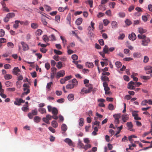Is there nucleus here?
<instances>
[{"label": "nucleus", "instance_id": "e433bc0d", "mask_svg": "<svg viewBox=\"0 0 152 152\" xmlns=\"http://www.w3.org/2000/svg\"><path fill=\"white\" fill-rule=\"evenodd\" d=\"M80 122H79V125L80 126H82L84 124V119L82 118H80Z\"/></svg>", "mask_w": 152, "mask_h": 152}, {"label": "nucleus", "instance_id": "5701e85b", "mask_svg": "<svg viewBox=\"0 0 152 152\" xmlns=\"http://www.w3.org/2000/svg\"><path fill=\"white\" fill-rule=\"evenodd\" d=\"M61 129L62 130L65 132L67 129V126L65 124H63L61 125Z\"/></svg>", "mask_w": 152, "mask_h": 152}, {"label": "nucleus", "instance_id": "774afa93", "mask_svg": "<svg viewBox=\"0 0 152 152\" xmlns=\"http://www.w3.org/2000/svg\"><path fill=\"white\" fill-rule=\"evenodd\" d=\"M40 50L41 52L43 53H45L47 51V49L45 48H40L39 49Z\"/></svg>", "mask_w": 152, "mask_h": 152}, {"label": "nucleus", "instance_id": "423d86ee", "mask_svg": "<svg viewBox=\"0 0 152 152\" xmlns=\"http://www.w3.org/2000/svg\"><path fill=\"white\" fill-rule=\"evenodd\" d=\"M20 43L22 45L23 49L24 51H25L29 49V47L28 45L26 43L24 42H21Z\"/></svg>", "mask_w": 152, "mask_h": 152}, {"label": "nucleus", "instance_id": "20e7f679", "mask_svg": "<svg viewBox=\"0 0 152 152\" xmlns=\"http://www.w3.org/2000/svg\"><path fill=\"white\" fill-rule=\"evenodd\" d=\"M25 102V100H23L22 99L17 98L15 99L14 104L15 105L19 106L21 105V103H24Z\"/></svg>", "mask_w": 152, "mask_h": 152}, {"label": "nucleus", "instance_id": "9d476101", "mask_svg": "<svg viewBox=\"0 0 152 152\" xmlns=\"http://www.w3.org/2000/svg\"><path fill=\"white\" fill-rule=\"evenodd\" d=\"M126 125L128 128V130L130 131H133L134 129H132L133 125L131 122H128L126 123Z\"/></svg>", "mask_w": 152, "mask_h": 152}, {"label": "nucleus", "instance_id": "a211bd4d", "mask_svg": "<svg viewBox=\"0 0 152 152\" xmlns=\"http://www.w3.org/2000/svg\"><path fill=\"white\" fill-rule=\"evenodd\" d=\"M51 125L52 126L55 128H56L58 126V124L57 121H53L51 122Z\"/></svg>", "mask_w": 152, "mask_h": 152}, {"label": "nucleus", "instance_id": "c03bdc74", "mask_svg": "<svg viewBox=\"0 0 152 152\" xmlns=\"http://www.w3.org/2000/svg\"><path fill=\"white\" fill-rule=\"evenodd\" d=\"M125 22L126 24L128 26H129L132 24V21L128 19H126Z\"/></svg>", "mask_w": 152, "mask_h": 152}, {"label": "nucleus", "instance_id": "37998d69", "mask_svg": "<svg viewBox=\"0 0 152 152\" xmlns=\"http://www.w3.org/2000/svg\"><path fill=\"white\" fill-rule=\"evenodd\" d=\"M140 78L144 80H148L150 79V77L149 76H140Z\"/></svg>", "mask_w": 152, "mask_h": 152}, {"label": "nucleus", "instance_id": "a878e982", "mask_svg": "<svg viewBox=\"0 0 152 152\" xmlns=\"http://www.w3.org/2000/svg\"><path fill=\"white\" fill-rule=\"evenodd\" d=\"M133 57L134 58H139L141 56L140 53L138 52L134 53H133Z\"/></svg>", "mask_w": 152, "mask_h": 152}, {"label": "nucleus", "instance_id": "ea45409f", "mask_svg": "<svg viewBox=\"0 0 152 152\" xmlns=\"http://www.w3.org/2000/svg\"><path fill=\"white\" fill-rule=\"evenodd\" d=\"M105 95H111L112 94V93L110 91H106V82H105Z\"/></svg>", "mask_w": 152, "mask_h": 152}, {"label": "nucleus", "instance_id": "bf43d9fd", "mask_svg": "<svg viewBox=\"0 0 152 152\" xmlns=\"http://www.w3.org/2000/svg\"><path fill=\"white\" fill-rule=\"evenodd\" d=\"M54 52L57 55H60L62 54V52L59 50L54 49Z\"/></svg>", "mask_w": 152, "mask_h": 152}, {"label": "nucleus", "instance_id": "f257e3e1", "mask_svg": "<svg viewBox=\"0 0 152 152\" xmlns=\"http://www.w3.org/2000/svg\"><path fill=\"white\" fill-rule=\"evenodd\" d=\"M88 88H83L81 91L80 93L82 94L83 92H84L86 94L89 93H90L92 91L93 87L92 85L91 84H88L86 85Z\"/></svg>", "mask_w": 152, "mask_h": 152}, {"label": "nucleus", "instance_id": "5fc2aeb1", "mask_svg": "<svg viewBox=\"0 0 152 152\" xmlns=\"http://www.w3.org/2000/svg\"><path fill=\"white\" fill-rule=\"evenodd\" d=\"M108 108L110 110H112L114 109V106L112 104H110L108 106Z\"/></svg>", "mask_w": 152, "mask_h": 152}, {"label": "nucleus", "instance_id": "7ed1b4c3", "mask_svg": "<svg viewBox=\"0 0 152 152\" xmlns=\"http://www.w3.org/2000/svg\"><path fill=\"white\" fill-rule=\"evenodd\" d=\"M150 42V39L146 36L142 40L141 45L145 46H146L148 45V44Z\"/></svg>", "mask_w": 152, "mask_h": 152}, {"label": "nucleus", "instance_id": "0e129e2a", "mask_svg": "<svg viewBox=\"0 0 152 152\" xmlns=\"http://www.w3.org/2000/svg\"><path fill=\"white\" fill-rule=\"evenodd\" d=\"M72 58L73 60H77L78 58V56L76 54L73 55L72 56Z\"/></svg>", "mask_w": 152, "mask_h": 152}, {"label": "nucleus", "instance_id": "49530a36", "mask_svg": "<svg viewBox=\"0 0 152 152\" xmlns=\"http://www.w3.org/2000/svg\"><path fill=\"white\" fill-rule=\"evenodd\" d=\"M72 83L75 86L77 84V81L75 79H73L72 80Z\"/></svg>", "mask_w": 152, "mask_h": 152}, {"label": "nucleus", "instance_id": "8fccbe9b", "mask_svg": "<svg viewBox=\"0 0 152 152\" xmlns=\"http://www.w3.org/2000/svg\"><path fill=\"white\" fill-rule=\"evenodd\" d=\"M71 19V15L70 13H69L66 19L69 22V23H70V21Z\"/></svg>", "mask_w": 152, "mask_h": 152}, {"label": "nucleus", "instance_id": "1a4fd4ad", "mask_svg": "<svg viewBox=\"0 0 152 152\" xmlns=\"http://www.w3.org/2000/svg\"><path fill=\"white\" fill-rule=\"evenodd\" d=\"M129 118V115L128 114H124L122 116V120L124 122H126Z\"/></svg>", "mask_w": 152, "mask_h": 152}, {"label": "nucleus", "instance_id": "412c9836", "mask_svg": "<svg viewBox=\"0 0 152 152\" xmlns=\"http://www.w3.org/2000/svg\"><path fill=\"white\" fill-rule=\"evenodd\" d=\"M52 113L53 115H57L58 113V111L57 109L55 107L53 108Z\"/></svg>", "mask_w": 152, "mask_h": 152}, {"label": "nucleus", "instance_id": "79ce46f5", "mask_svg": "<svg viewBox=\"0 0 152 152\" xmlns=\"http://www.w3.org/2000/svg\"><path fill=\"white\" fill-rule=\"evenodd\" d=\"M5 85L7 87H12V84L11 82L7 81L5 82Z\"/></svg>", "mask_w": 152, "mask_h": 152}, {"label": "nucleus", "instance_id": "c85d7f7f", "mask_svg": "<svg viewBox=\"0 0 152 152\" xmlns=\"http://www.w3.org/2000/svg\"><path fill=\"white\" fill-rule=\"evenodd\" d=\"M38 26V24L36 23H32L31 24V27L33 29L37 28Z\"/></svg>", "mask_w": 152, "mask_h": 152}, {"label": "nucleus", "instance_id": "e2e57ef3", "mask_svg": "<svg viewBox=\"0 0 152 152\" xmlns=\"http://www.w3.org/2000/svg\"><path fill=\"white\" fill-rule=\"evenodd\" d=\"M140 20H134V21L133 25L135 26V25L139 24L140 23Z\"/></svg>", "mask_w": 152, "mask_h": 152}, {"label": "nucleus", "instance_id": "cd10ccee", "mask_svg": "<svg viewBox=\"0 0 152 152\" xmlns=\"http://www.w3.org/2000/svg\"><path fill=\"white\" fill-rule=\"evenodd\" d=\"M88 29L89 30L88 32V34L91 36H93V32L94 31H92V29L91 28V26H89L88 27Z\"/></svg>", "mask_w": 152, "mask_h": 152}, {"label": "nucleus", "instance_id": "39448f33", "mask_svg": "<svg viewBox=\"0 0 152 152\" xmlns=\"http://www.w3.org/2000/svg\"><path fill=\"white\" fill-rule=\"evenodd\" d=\"M65 75V72L64 70H62L57 73L56 78H59L60 77H63Z\"/></svg>", "mask_w": 152, "mask_h": 152}, {"label": "nucleus", "instance_id": "a18cd8bd", "mask_svg": "<svg viewBox=\"0 0 152 152\" xmlns=\"http://www.w3.org/2000/svg\"><path fill=\"white\" fill-rule=\"evenodd\" d=\"M42 32V31L40 29L37 30L36 32V34L38 35H40Z\"/></svg>", "mask_w": 152, "mask_h": 152}, {"label": "nucleus", "instance_id": "13d9d810", "mask_svg": "<svg viewBox=\"0 0 152 152\" xmlns=\"http://www.w3.org/2000/svg\"><path fill=\"white\" fill-rule=\"evenodd\" d=\"M42 120L44 122L46 123L47 124H50V122L48 120V119L46 118V117H43L42 118Z\"/></svg>", "mask_w": 152, "mask_h": 152}, {"label": "nucleus", "instance_id": "b1692460", "mask_svg": "<svg viewBox=\"0 0 152 152\" xmlns=\"http://www.w3.org/2000/svg\"><path fill=\"white\" fill-rule=\"evenodd\" d=\"M67 97L68 100L71 101H72V100H73L74 99V95L72 94H69Z\"/></svg>", "mask_w": 152, "mask_h": 152}, {"label": "nucleus", "instance_id": "2f4dec72", "mask_svg": "<svg viewBox=\"0 0 152 152\" xmlns=\"http://www.w3.org/2000/svg\"><path fill=\"white\" fill-rule=\"evenodd\" d=\"M62 41V42L63 43V45L64 47H65L66 45V39H64L63 37L62 36H61L60 37Z\"/></svg>", "mask_w": 152, "mask_h": 152}, {"label": "nucleus", "instance_id": "f3484780", "mask_svg": "<svg viewBox=\"0 0 152 152\" xmlns=\"http://www.w3.org/2000/svg\"><path fill=\"white\" fill-rule=\"evenodd\" d=\"M15 16V14L13 12L9 13L7 15V17L9 18H12L14 17Z\"/></svg>", "mask_w": 152, "mask_h": 152}, {"label": "nucleus", "instance_id": "58836bf2", "mask_svg": "<svg viewBox=\"0 0 152 152\" xmlns=\"http://www.w3.org/2000/svg\"><path fill=\"white\" fill-rule=\"evenodd\" d=\"M30 92V90L29 89H28L27 91H26L23 92L22 94L21 95V97H24L25 95H27L28 94H29Z\"/></svg>", "mask_w": 152, "mask_h": 152}, {"label": "nucleus", "instance_id": "c9c22d12", "mask_svg": "<svg viewBox=\"0 0 152 152\" xmlns=\"http://www.w3.org/2000/svg\"><path fill=\"white\" fill-rule=\"evenodd\" d=\"M91 145L90 144H87L83 147V148L84 149L85 151H86L88 149L91 148Z\"/></svg>", "mask_w": 152, "mask_h": 152}, {"label": "nucleus", "instance_id": "9b49d317", "mask_svg": "<svg viewBox=\"0 0 152 152\" xmlns=\"http://www.w3.org/2000/svg\"><path fill=\"white\" fill-rule=\"evenodd\" d=\"M20 72V70L18 69V67H15L12 71L13 73L17 76H18L19 75L18 72Z\"/></svg>", "mask_w": 152, "mask_h": 152}, {"label": "nucleus", "instance_id": "2eb2a0df", "mask_svg": "<svg viewBox=\"0 0 152 152\" xmlns=\"http://www.w3.org/2000/svg\"><path fill=\"white\" fill-rule=\"evenodd\" d=\"M138 31L141 34L146 33L147 32V30L143 29L142 27H139L138 28Z\"/></svg>", "mask_w": 152, "mask_h": 152}, {"label": "nucleus", "instance_id": "473e14b6", "mask_svg": "<svg viewBox=\"0 0 152 152\" xmlns=\"http://www.w3.org/2000/svg\"><path fill=\"white\" fill-rule=\"evenodd\" d=\"M18 20H16L15 22V24L13 26V27L15 29L18 28L19 26Z\"/></svg>", "mask_w": 152, "mask_h": 152}, {"label": "nucleus", "instance_id": "3c124183", "mask_svg": "<svg viewBox=\"0 0 152 152\" xmlns=\"http://www.w3.org/2000/svg\"><path fill=\"white\" fill-rule=\"evenodd\" d=\"M78 145L80 146L81 148H83V147L84 146V145L83 143L80 140H78Z\"/></svg>", "mask_w": 152, "mask_h": 152}, {"label": "nucleus", "instance_id": "c756f323", "mask_svg": "<svg viewBox=\"0 0 152 152\" xmlns=\"http://www.w3.org/2000/svg\"><path fill=\"white\" fill-rule=\"evenodd\" d=\"M66 88L68 89H70L74 88L75 86L73 84H68L66 86Z\"/></svg>", "mask_w": 152, "mask_h": 152}, {"label": "nucleus", "instance_id": "4c0bfd02", "mask_svg": "<svg viewBox=\"0 0 152 152\" xmlns=\"http://www.w3.org/2000/svg\"><path fill=\"white\" fill-rule=\"evenodd\" d=\"M56 67L58 69H61L62 67V62L61 61L58 62L56 65Z\"/></svg>", "mask_w": 152, "mask_h": 152}, {"label": "nucleus", "instance_id": "6ab92c4d", "mask_svg": "<svg viewBox=\"0 0 152 152\" xmlns=\"http://www.w3.org/2000/svg\"><path fill=\"white\" fill-rule=\"evenodd\" d=\"M34 120L35 122L38 123L40 121L41 118L38 116H36L34 117Z\"/></svg>", "mask_w": 152, "mask_h": 152}, {"label": "nucleus", "instance_id": "aec40b11", "mask_svg": "<svg viewBox=\"0 0 152 152\" xmlns=\"http://www.w3.org/2000/svg\"><path fill=\"white\" fill-rule=\"evenodd\" d=\"M118 24L117 22L115 21H113L111 23L112 27L113 29H115L117 27Z\"/></svg>", "mask_w": 152, "mask_h": 152}, {"label": "nucleus", "instance_id": "0eeeda50", "mask_svg": "<svg viewBox=\"0 0 152 152\" xmlns=\"http://www.w3.org/2000/svg\"><path fill=\"white\" fill-rule=\"evenodd\" d=\"M115 49V48L113 47L109 48L106 45H105V54H109V51L112 52Z\"/></svg>", "mask_w": 152, "mask_h": 152}, {"label": "nucleus", "instance_id": "6e6d98bb", "mask_svg": "<svg viewBox=\"0 0 152 152\" xmlns=\"http://www.w3.org/2000/svg\"><path fill=\"white\" fill-rule=\"evenodd\" d=\"M31 113L33 115H37L38 113L37 110L36 109L32 110L31 111Z\"/></svg>", "mask_w": 152, "mask_h": 152}, {"label": "nucleus", "instance_id": "09e8293b", "mask_svg": "<svg viewBox=\"0 0 152 152\" xmlns=\"http://www.w3.org/2000/svg\"><path fill=\"white\" fill-rule=\"evenodd\" d=\"M87 2H88V4L90 5V7L91 8L93 7V1L92 0H89L86 1V2L87 3Z\"/></svg>", "mask_w": 152, "mask_h": 152}, {"label": "nucleus", "instance_id": "864d4df0", "mask_svg": "<svg viewBox=\"0 0 152 152\" xmlns=\"http://www.w3.org/2000/svg\"><path fill=\"white\" fill-rule=\"evenodd\" d=\"M118 15L119 17L120 18H124L125 16V13L123 12H119Z\"/></svg>", "mask_w": 152, "mask_h": 152}, {"label": "nucleus", "instance_id": "7c9ffc66", "mask_svg": "<svg viewBox=\"0 0 152 152\" xmlns=\"http://www.w3.org/2000/svg\"><path fill=\"white\" fill-rule=\"evenodd\" d=\"M51 73L55 75L56 73L57 69L55 67H52L51 68Z\"/></svg>", "mask_w": 152, "mask_h": 152}, {"label": "nucleus", "instance_id": "4be33fe9", "mask_svg": "<svg viewBox=\"0 0 152 152\" xmlns=\"http://www.w3.org/2000/svg\"><path fill=\"white\" fill-rule=\"evenodd\" d=\"M86 65L87 67L92 68L93 67L94 65L92 63L90 62H87L86 64Z\"/></svg>", "mask_w": 152, "mask_h": 152}, {"label": "nucleus", "instance_id": "680f3d73", "mask_svg": "<svg viewBox=\"0 0 152 152\" xmlns=\"http://www.w3.org/2000/svg\"><path fill=\"white\" fill-rule=\"evenodd\" d=\"M134 88H135V87L134 86H133L132 84L129 85L128 84L127 88L128 89H130L133 90V89H134Z\"/></svg>", "mask_w": 152, "mask_h": 152}, {"label": "nucleus", "instance_id": "a19ab883", "mask_svg": "<svg viewBox=\"0 0 152 152\" xmlns=\"http://www.w3.org/2000/svg\"><path fill=\"white\" fill-rule=\"evenodd\" d=\"M116 67L118 68H119L121 66L122 64L119 61H116L115 63Z\"/></svg>", "mask_w": 152, "mask_h": 152}, {"label": "nucleus", "instance_id": "4468645a", "mask_svg": "<svg viewBox=\"0 0 152 152\" xmlns=\"http://www.w3.org/2000/svg\"><path fill=\"white\" fill-rule=\"evenodd\" d=\"M39 112L42 114L46 113V110L45 108L42 107H39L38 109Z\"/></svg>", "mask_w": 152, "mask_h": 152}, {"label": "nucleus", "instance_id": "dca6fc26", "mask_svg": "<svg viewBox=\"0 0 152 152\" xmlns=\"http://www.w3.org/2000/svg\"><path fill=\"white\" fill-rule=\"evenodd\" d=\"M82 21V18H79L77 19L76 21V24L77 25H79L81 24Z\"/></svg>", "mask_w": 152, "mask_h": 152}, {"label": "nucleus", "instance_id": "bb28decb", "mask_svg": "<svg viewBox=\"0 0 152 152\" xmlns=\"http://www.w3.org/2000/svg\"><path fill=\"white\" fill-rule=\"evenodd\" d=\"M115 4L116 3L115 2H110L109 3V6L110 8H114L115 7Z\"/></svg>", "mask_w": 152, "mask_h": 152}, {"label": "nucleus", "instance_id": "4d7b16f0", "mask_svg": "<svg viewBox=\"0 0 152 152\" xmlns=\"http://www.w3.org/2000/svg\"><path fill=\"white\" fill-rule=\"evenodd\" d=\"M5 31L3 29L0 30V37H3L4 35Z\"/></svg>", "mask_w": 152, "mask_h": 152}, {"label": "nucleus", "instance_id": "f704fd0d", "mask_svg": "<svg viewBox=\"0 0 152 152\" xmlns=\"http://www.w3.org/2000/svg\"><path fill=\"white\" fill-rule=\"evenodd\" d=\"M100 124V122L99 121H96L94 122V123L92 125V128H93L94 127V125H96L97 127H98V128H99V124Z\"/></svg>", "mask_w": 152, "mask_h": 152}, {"label": "nucleus", "instance_id": "393cba45", "mask_svg": "<svg viewBox=\"0 0 152 152\" xmlns=\"http://www.w3.org/2000/svg\"><path fill=\"white\" fill-rule=\"evenodd\" d=\"M4 77L5 80H9L12 78V76L10 74H6L4 75Z\"/></svg>", "mask_w": 152, "mask_h": 152}, {"label": "nucleus", "instance_id": "69168bd1", "mask_svg": "<svg viewBox=\"0 0 152 152\" xmlns=\"http://www.w3.org/2000/svg\"><path fill=\"white\" fill-rule=\"evenodd\" d=\"M99 8L100 10H104V5L100 4L99 6Z\"/></svg>", "mask_w": 152, "mask_h": 152}, {"label": "nucleus", "instance_id": "f8f14e48", "mask_svg": "<svg viewBox=\"0 0 152 152\" xmlns=\"http://www.w3.org/2000/svg\"><path fill=\"white\" fill-rule=\"evenodd\" d=\"M64 141L67 143L70 146H72L73 145V143L72 141L69 138H66L64 140Z\"/></svg>", "mask_w": 152, "mask_h": 152}, {"label": "nucleus", "instance_id": "de8ad7c7", "mask_svg": "<svg viewBox=\"0 0 152 152\" xmlns=\"http://www.w3.org/2000/svg\"><path fill=\"white\" fill-rule=\"evenodd\" d=\"M146 35H145L138 34L137 36V37L139 39H143L145 37Z\"/></svg>", "mask_w": 152, "mask_h": 152}, {"label": "nucleus", "instance_id": "338daca9", "mask_svg": "<svg viewBox=\"0 0 152 152\" xmlns=\"http://www.w3.org/2000/svg\"><path fill=\"white\" fill-rule=\"evenodd\" d=\"M55 20L58 22H59L60 21V17L59 15H57L55 16Z\"/></svg>", "mask_w": 152, "mask_h": 152}, {"label": "nucleus", "instance_id": "72a5a7b5", "mask_svg": "<svg viewBox=\"0 0 152 152\" xmlns=\"http://www.w3.org/2000/svg\"><path fill=\"white\" fill-rule=\"evenodd\" d=\"M125 37V34L124 33L120 34L119 36L118 37V39L122 40Z\"/></svg>", "mask_w": 152, "mask_h": 152}, {"label": "nucleus", "instance_id": "603ef678", "mask_svg": "<svg viewBox=\"0 0 152 152\" xmlns=\"http://www.w3.org/2000/svg\"><path fill=\"white\" fill-rule=\"evenodd\" d=\"M43 40L45 42H47L49 40V38L46 35H44L42 37Z\"/></svg>", "mask_w": 152, "mask_h": 152}, {"label": "nucleus", "instance_id": "052dcab7", "mask_svg": "<svg viewBox=\"0 0 152 152\" xmlns=\"http://www.w3.org/2000/svg\"><path fill=\"white\" fill-rule=\"evenodd\" d=\"M45 67L47 70H48L50 68V64L49 63L47 62L45 64Z\"/></svg>", "mask_w": 152, "mask_h": 152}, {"label": "nucleus", "instance_id": "6e6552de", "mask_svg": "<svg viewBox=\"0 0 152 152\" xmlns=\"http://www.w3.org/2000/svg\"><path fill=\"white\" fill-rule=\"evenodd\" d=\"M128 38L130 40L134 41L136 39L137 37L135 34L132 32L131 34L129 35Z\"/></svg>", "mask_w": 152, "mask_h": 152}, {"label": "nucleus", "instance_id": "ddd939ff", "mask_svg": "<svg viewBox=\"0 0 152 152\" xmlns=\"http://www.w3.org/2000/svg\"><path fill=\"white\" fill-rule=\"evenodd\" d=\"M101 71H103L102 73V75L101 76V79L103 81V85L104 88V68L101 69Z\"/></svg>", "mask_w": 152, "mask_h": 152}, {"label": "nucleus", "instance_id": "f03ea898", "mask_svg": "<svg viewBox=\"0 0 152 152\" xmlns=\"http://www.w3.org/2000/svg\"><path fill=\"white\" fill-rule=\"evenodd\" d=\"M120 113L115 114L113 115V117L115 119L114 122L115 125H118L120 122L119 119L121 117Z\"/></svg>", "mask_w": 152, "mask_h": 152}]
</instances>
